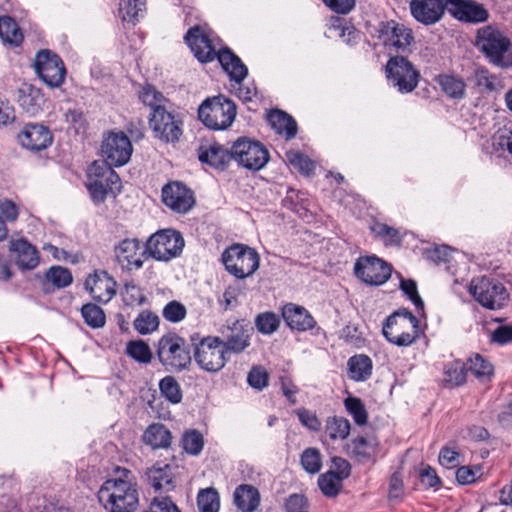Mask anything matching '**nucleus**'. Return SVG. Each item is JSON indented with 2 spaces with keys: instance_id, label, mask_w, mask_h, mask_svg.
I'll return each mask as SVG.
<instances>
[{
  "instance_id": "17",
  "label": "nucleus",
  "mask_w": 512,
  "mask_h": 512,
  "mask_svg": "<svg viewBox=\"0 0 512 512\" xmlns=\"http://www.w3.org/2000/svg\"><path fill=\"white\" fill-rule=\"evenodd\" d=\"M354 271L362 282L373 286L384 284L391 276V267L376 256L360 257Z\"/></svg>"
},
{
  "instance_id": "33",
  "label": "nucleus",
  "mask_w": 512,
  "mask_h": 512,
  "mask_svg": "<svg viewBox=\"0 0 512 512\" xmlns=\"http://www.w3.org/2000/svg\"><path fill=\"white\" fill-rule=\"evenodd\" d=\"M200 162L210 165L216 169H224L232 159L231 150L214 143L208 147H201L198 154Z\"/></svg>"
},
{
  "instance_id": "32",
  "label": "nucleus",
  "mask_w": 512,
  "mask_h": 512,
  "mask_svg": "<svg viewBox=\"0 0 512 512\" xmlns=\"http://www.w3.org/2000/svg\"><path fill=\"white\" fill-rule=\"evenodd\" d=\"M217 59L219 60L223 69L228 73L231 80L240 83L247 76V67L231 50L221 49L218 51Z\"/></svg>"
},
{
  "instance_id": "58",
  "label": "nucleus",
  "mask_w": 512,
  "mask_h": 512,
  "mask_svg": "<svg viewBox=\"0 0 512 512\" xmlns=\"http://www.w3.org/2000/svg\"><path fill=\"white\" fill-rule=\"evenodd\" d=\"M203 446V437L201 433L196 430L188 431L182 437V447L187 453L191 455L200 454Z\"/></svg>"
},
{
  "instance_id": "56",
  "label": "nucleus",
  "mask_w": 512,
  "mask_h": 512,
  "mask_svg": "<svg viewBox=\"0 0 512 512\" xmlns=\"http://www.w3.org/2000/svg\"><path fill=\"white\" fill-rule=\"evenodd\" d=\"M127 354L140 363H149L152 359L150 347L143 340L130 341Z\"/></svg>"
},
{
  "instance_id": "16",
  "label": "nucleus",
  "mask_w": 512,
  "mask_h": 512,
  "mask_svg": "<svg viewBox=\"0 0 512 512\" xmlns=\"http://www.w3.org/2000/svg\"><path fill=\"white\" fill-rule=\"evenodd\" d=\"M149 124L155 137L166 143L177 142L182 135V120L168 109L150 113Z\"/></svg>"
},
{
  "instance_id": "9",
  "label": "nucleus",
  "mask_w": 512,
  "mask_h": 512,
  "mask_svg": "<svg viewBox=\"0 0 512 512\" xmlns=\"http://www.w3.org/2000/svg\"><path fill=\"white\" fill-rule=\"evenodd\" d=\"M184 247L180 232L173 229L160 230L149 237L145 252L158 261H169L178 257Z\"/></svg>"
},
{
  "instance_id": "62",
  "label": "nucleus",
  "mask_w": 512,
  "mask_h": 512,
  "mask_svg": "<svg viewBox=\"0 0 512 512\" xmlns=\"http://www.w3.org/2000/svg\"><path fill=\"white\" fill-rule=\"evenodd\" d=\"M401 289L408 296V298L412 301L418 311H422L424 309V303L417 291L416 282L413 280H401L400 283Z\"/></svg>"
},
{
  "instance_id": "59",
  "label": "nucleus",
  "mask_w": 512,
  "mask_h": 512,
  "mask_svg": "<svg viewBox=\"0 0 512 512\" xmlns=\"http://www.w3.org/2000/svg\"><path fill=\"white\" fill-rule=\"evenodd\" d=\"M290 164L304 176H311L316 168L315 162L300 152H290Z\"/></svg>"
},
{
  "instance_id": "36",
  "label": "nucleus",
  "mask_w": 512,
  "mask_h": 512,
  "mask_svg": "<svg viewBox=\"0 0 512 512\" xmlns=\"http://www.w3.org/2000/svg\"><path fill=\"white\" fill-rule=\"evenodd\" d=\"M317 325L314 317L307 309L290 303V329L298 332H305L315 328Z\"/></svg>"
},
{
  "instance_id": "55",
  "label": "nucleus",
  "mask_w": 512,
  "mask_h": 512,
  "mask_svg": "<svg viewBox=\"0 0 512 512\" xmlns=\"http://www.w3.org/2000/svg\"><path fill=\"white\" fill-rule=\"evenodd\" d=\"M122 297L127 306H141L147 300L142 288L133 282L124 285Z\"/></svg>"
},
{
  "instance_id": "63",
  "label": "nucleus",
  "mask_w": 512,
  "mask_h": 512,
  "mask_svg": "<svg viewBox=\"0 0 512 512\" xmlns=\"http://www.w3.org/2000/svg\"><path fill=\"white\" fill-rule=\"evenodd\" d=\"M439 463L447 468H455L460 464V453L453 448L443 447L439 453Z\"/></svg>"
},
{
  "instance_id": "7",
  "label": "nucleus",
  "mask_w": 512,
  "mask_h": 512,
  "mask_svg": "<svg viewBox=\"0 0 512 512\" xmlns=\"http://www.w3.org/2000/svg\"><path fill=\"white\" fill-rule=\"evenodd\" d=\"M156 354L167 369L181 371L191 363L186 341L176 333H167L158 340Z\"/></svg>"
},
{
  "instance_id": "23",
  "label": "nucleus",
  "mask_w": 512,
  "mask_h": 512,
  "mask_svg": "<svg viewBox=\"0 0 512 512\" xmlns=\"http://www.w3.org/2000/svg\"><path fill=\"white\" fill-rule=\"evenodd\" d=\"M252 328L244 327L238 321L232 326L227 327V332H223L222 345L226 354H240L250 346Z\"/></svg>"
},
{
  "instance_id": "22",
  "label": "nucleus",
  "mask_w": 512,
  "mask_h": 512,
  "mask_svg": "<svg viewBox=\"0 0 512 512\" xmlns=\"http://www.w3.org/2000/svg\"><path fill=\"white\" fill-rule=\"evenodd\" d=\"M85 287L100 303H108L116 293V282L105 271L90 275L85 281Z\"/></svg>"
},
{
  "instance_id": "13",
  "label": "nucleus",
  "mask_w": 512,
  "mask_h": 512,
  "mask_svg": "<svg viewBox=\"0 0 512 512\" xmlns=\"http://www.w3.org/2000/svg\"><path fill=\"white\" fill-rule=\"evenodd\" d=\"M378 38L390 54L410 52L414 42L412 30L394 20L379 25Z\"/></svg>"
},
{
  "instance_id": "27",
  "label": "nucleus",
  "mask_w": 512,
  "mask_h": 512,
  "mask_svg": "<svg viewBox=\"0 0 512 512\" xmlns=\"http://www.w3.org/2000/svg\"><path fill=\"white\" fill-rule=\"evenodd\" d=\"M346 449L347 453L356 461L365 463L375 458L378 453L379 442L372 436H358L347 443Z\"/></svg>"
},
{
  "instance_id": "41",
  "label": "nucleus",
  "mask_w": 512,
  "mask_h": 512,
  "mask_svg": "<svg viewBox=\"0 0 512 512\" xmlns=\"http://www.w3.org/2000/svg\"><path fill=\"white\" fill-rule=\"evenodd\" d=\"M159 317L150 310L141 311L133 321L134 329L141 335L151 334L159 327Z\"/></svg>"
},
{
  "instance_id": "51",
  "label": "nucleus",
  "mask_w": 512,
  "mask_h": 512,
  "mask_svg": "<svg viewBox=\"0 0 512 512\" xmlns=\"http://www.w3.org/2000/svg\"><path fill=\"white\" fill-rule=\"evenodd\" d=\"M300 463L306 472L316 474L322 467V455L317 448H306L301 454Z\"/></svg>"
},
{
  "instance_id": "1",
  "label": "nucleus",
  "mask_w": 512,
  "mask_h": 512,
  "mask_svg": "<svg viewBox=\"0 0 512 512\" xmlns=\"http://www.w3.org/2000/svg\"><path fill=\"white\" fill-rule=\"evenodd\" d=\"M98 500L107 512H134L139 502L136 483L122 478L108 479L98 491Z\"/></svg>"
},
{
  "instance_id": "28",
  "label": "nucleus",
  "mask_w": 512,
  "mask_h": 512,
  "mask_svg": "<svg viewBox=\"0 0 512 512\" xmlns=\"http://www.w3.org/2000/svg\"><path fill=\"white\" fill-rule=\"evenodd\" d=\"M19 106L29 115H38L45 103L41 90L33 85L24 84L18 90Z\"/></svg>"
},
{
  "instance_id": "48",
  "label": "nucleus",
  "mask_w": 512,
  "mask_h": 512,
  "mask_svg": "<svg viewBox=\"0 0 512 512\" xmlns=\"http://www.w3.org/2000/svg\"><path fill=\"white\" fill-rule=\"evenodd\" d=\"M159 389L163 397L173 404L180 403L183 397L181 387L173 376H165L159 382Z\"/></svg>"
},
{
  "instance_id": "18",
  "label": "nucleus",
  "mask_w": 512,
  "mask_h": 512,
  "mask_svg": "<svg viewBox=\"0 0 512 512\" xmlns=\"http://www.w3.org/2000/svg\"><path fill=\"white\" fill-rule=\"evenodd\" d=\"M163 203L176 213H186L195 204L193 192L181 182H171L162 189Z\"/></svg>"
},
{
  "instance_id": "40",
  "label": "nucleus",
  "mask_w": 512,
  "mask_h": 512,
  "mask_svg": "<svg viewBox=\"0 0 512 512\" xmlns=\"http://www.w3.org/2000/svg\"><path fill=\"white\" fill-rule=\"evenodd\" d=\"M438 83L443 92L450 98L462 99L465 96L466 84L463 79L454 75H440Z\"/></svg>"
},
{
  "instance_id": "44",
  "label": "nucleus",
  "mask_w": 512,
  "mask_h": 512,
  "mask_svg": "<svg viewBox=\"0 0 512 512\" xmlns=\"http://www.w3.org/2000/svg\"><path fill=\"white\" fill-rule=\"evenodd\" d=\"M492 153L501 156H512V130H499L491 139Z\"/></svg>"
},
{
  "instance_id": "57",
  "label": "nucleus",
  "mask_w": 512,
  "mask_h": 512,
  "mask_svg": "<svg viewBox=\"0 0 512 512\" xmlns=\"http://www.w3.org/2000/svg\"><path fill=\"white\" fill-rule=\"evenodd\" d=\"M46 279L57 288L67 287L72 283L73 277L71 272L61 266H53L46 273Z\"/></svg>"
},
{
  "instance_id": "19",
  "label": "nucleus",
  "mask_w": 512,
  "mask_h": 512,
  "mask_svg": "<svg viewBox=\"0 0 512 512\" xmlns=\"http://www.w3.org/2000/svg\"><path fill=\"white\" fill-rule=\"evenodd\" d=\"M184 40L200 62H211L218 57L213 41L200 26L196 25L190 28L185 34Z\"/></svg>"
},
{
  "instance_id": "60",
  "label": "nucleus",
  "mask_w": 512,
  "mask_h": 512,
  "mask_svg": "<svg viewBox=\"0 0 512 512\" xmlns=\"http://www.w3.org/2000/svg\"><path fill=\"white\" fill-rule=\"evenodd\" d=\"M345 407L348 413L353 417L356 424H366L367 412L360 399L355 397H348L345 400Z\"/></svg>"
},
{
  "instance_id": "37",
  "label": "nucleus",
  "mask_w": 512,
  "mask_h": 512,
  "mask_svg": "<svg viewBox=\"0 0 512 512\" xmlns=\"http://www.w3.org/2000/svg\"><path fill=\"white\" fill-rule=\"evenodd\" d=\"M139 99L141 102L151 109V113L157 110L167 109L169 100L152 85H145L139 91Z\"/></svg>"
},
{
  "instance_id": "10",
  "label": "nucleus",
  "mask_w": 512,
  "mask_h": 512,
  "mask_svg": "<svg viewBox=\"0 0 512 512\" xmlns=\"http://www.w3.org/2000/svg\"><path fill=\"white\" fill-rule=\"evenodd\" d=\"M470 292L477 302L490 310L503 308L509 299L504 285L486 276L473 279Z\"/></svg>"
},
{
  "instance_id": "49",
  "label": "nucleus",
  "mask_w": 512,
  "mask_h": 512,
  "mask_svg": "<svg viewBox=\"0 0 512 512\" xmlns=\"http://www.w3.org/2000/svg\"><path fill=\"white\" fill-rule=\"evenodd\" d=\"M343 480L336 474H333L332 470L323 473L318 478V486L321 492L327 497H335L338 495L342 488Z\"/></svg>"
},
{
  "instance_id": "50",
  "label": "nucleus",
  "mask_w": 512,
  "mask_h": 512,
  "mask_svg": "<svg viewBox=\"0 0 512 512\" xmlns=\"http://www.w3.org/2000/svg\"><path fill=\"white\" fill-rule=\"evenodd\" d=\"M370 229L385 245H399L402 241L399 231L387 224L377 222L371 225Z\"/></svg>"
},
{
  "instance_id": "26",
  "label": "nucleus",
  "mask_w": 512,
  "mask_h": 512,
  "mask_svg": "<svg viewBox=\"0 0 512 512\" xmlns=\"http://www.w3.org/2000/svg\"><path fill=\"white\" fill-rule=\"evenodd\" d=\"M11 257L21 269H34L39 263L37 249L27 240L21 238L10 242Z\"/></svg>"
},
{
  "instance_id": "34",
  "label": "nucleus",
  "mask_w": 512,
  "mask_h": 512,
  "mask_svg": "<svg viewBox=\"0 0 512 512\" xmlns=\"http://www.w3.org/2000/svg\"><path fill=\"white\" fill-rule=\"evenodd\" d=\"M142 439L152 449H167L171 445L172 435L164 424L154 423L148 426Z\"/></svg>"
},
{
  "instance_id": "30",
  "label": "nucleus",
  "mask_w": 512,
  "mask_h": 512,
  "mask_svg": "<svg viewBox=\"0 0 512 512\" xmlns=\"http://www.w3.org/2000/svg\"><path fill=\"white\" fill-rule=\"evenodd\" d=\"M468 81L478 89L480 93L496 92L502 89V81L495 74L483 66H476L472 70Z\"/></svg>"
},
{
  "instance_id": "8",
  "label": "nucleus",
  "mask_w": 512,
  "mask_h": 512,
  "mask_svg": "<svg viewBox=\"0 0 512 512\" xmlns=\"http://www.w3.org/2000/svg\"><path fill=\"white\" fill-rule=\"evenodd\" d=\"M194 359L198 366L210 373L219 372L228 361L222 340L218 336H207L194 342Z\"/></svg>"
},
{
  "instance_id": "31",
  "label": "nucleus",
  "mask_w": 512,
  "mask_h": 512,
  "mask_svg": "<svg viewBox=\"0 0 512 512\" xmlns=\"http://www.w3.org/2000/svg\"><path fill=\"white\" fill-rule=\"evenodd\" d=\"M146 474L156 491L169 492L175 488L172 469L168 464L156 463L148 468Z\"/></svg>"
},
{
  "instance_id": "11",
  "label": "nucleus",
  "mask_w": 512,
  "mask_h": 512,
  "mask_svg": "<svg viewBox=\"0 0 512 512\" xmlns=\"http://www.w3.org/2000/svg\"><path fill=\"white\" fill-rule=\"evenodd\" d=\"M231 156L240 166L253 171L262 169L269 160L266 147L248 138H239L233 143Z\"/></svg>"
},
{
  "instance_id": "52",
  "label": "nucleus",
  "mask_w": 512,
  "mask_h": 512,
  "mask_svg": "<svg viewBox=\"0 0 512 512\" xmlns=\"http://www.w3.org/2000/svg\"><path fill=\"white\" fill-rule=\"evenodd\" d=\"M81 313L85 323L91 328H100L105 325V313L99 306L86 304L82 307Z\"/></svg>"
},
{
  "instance_id": "6",
  "label": "nucleus",
  "mask_w": 512,
  "mask_h": 512,
  "mask_svg": "<svg viewBox=\"0 0 512 512\" xmlns=\"http://www.w3.org/2000/svg\"><path fill=\"white\" fill-rule=\"evenodd\" d=\"M259 261L257 251L244 244H233L222 253L225 269L238 279L254 274L259 267Z\"/></svg>"
},
{
  "instance_id": "20",
  "label": "nucleus",
  "mask_w": 512,
  "mask_h": 512,
  "mask_svg": "<svg viewBox=\"0 0 512 512\" xmlns=\"http://www.w3.org/2000/svg\"><path fill=\"white\" fill-rule=\"evenodd\" d=\"M450 0H411L410 11L419 23L429 26L439 22L448 11Z\"/></svg>"
},
{
  "instance_id": "35",
  "label": "nucleus",
  "mask_w": 512,
  "mask_h": 512,
  "mask_svg": "<svg viewBox=\"0 0 512 512\" xmlns=\"http://www.w3.org/2000/svg\"><path fill=\"white\" fill-rule=\"evenodd\" d=\"M347 366L349 378L354 381H365L372 374V360L364 354L350 357Z\"/></svg>"
},
{
  "instance_id": "2",
  "label": "nucleus",
  "mask_w": 512,
  "mask_h": 512,
  "mask_svg": "<svg viewBox=\"0 0 512 512\" xmlns=\"http://www.w3.org/2000/svg\"><path fill=\"white\" fill-rule=\"evenodd\" d=\"M476 45L484 53L490 63L497 67L512 66V46L509 38L492 26L478 30Z\"/></svg>"
},
{
  "instance_id": "53",
  "label": "nucleus",
  "mask_w": 512,
  "mask_h": 512,
  "mask_svg": "<svg viewBox=\"0 0 512 512\" xmlns=\"http://www.w3.org/2000/svg\"><path fill=\"white\" fill-rule=\"evenodd\" d=\"M186 315L185 305L177 300L168 302L162 309L163 318L170 323H179L185 319Z\"/></svg>"
},
{
  "instance_id": "5",
  "label": "nucleus",
  "mask_w": 512,
  "mask_h": 512,
  "mask_svg": "<svg viewBox=\"0 0 512 512\" xmlns=\"http://www.w3.org/2000/svg\"><path fill=\"white\" fill-rule=\"evenodd\" d=\"M202 123L213 130L228 128L236 117L235 103L223 95L206 99L198 109Z\"/></svg>"
},
{
  "instance_id": "14",
  "label": "nucleus",
  "mask_w": 512,
  "mask_h": 512,
  "mask_svg": "<svg viewBox=\"0 0 512 512\" xmlns=\"http://www.w3.org/2000/svg\"><path fill=\"white\" fill-rule=\"evenodd\" d=\"M132 151L131 141L124 132H110L103 138L101 145L103 162L110 167L125 165L130 160Z\"/></svg>"
},
{
  "instance_id": "46",
  "label": "nucleus",
  "mask_w": 512,
  "mask_h": 512,
  "mask_svg": "<svg viewBox=\"0 0 512 512\" xmlns=\"http://www.w3.org/2000/svg\"><path fill=\"white\" fill-rule=\"evenodd\" d=\"M468 366L460 360H455L446 365L444 370L445 381L452 386L462 385L466 381Z\"/></svg>"
},
{
  "instance_id": "15",
  "label": "nucleus",
  "mask_w": 512,
  "mask_h": 512,
  "mask_svg": "<svg viewBox=\"0 0 512 512\" xmlns=\"http://www.w3.org/2000/svg\"><path fill=\"white\" fill-rule=\"evenodd\" d=\"M34 67L39 78L49 87H60L66 75L62 59L50 50H41L35 57Z\"/></svg>"
},
{
  "instance_id": "42",
  "label": "nucleus",
  "mask_w": 512,
  "mask_h": 512,
  "mask_svg": "<svg viewBox=\"0 0 512 512\" xmlns=\"http://www.w3.org/2000/svg\"><path fill=\"white\" fill-rule=\"evenodd\" d=\"M266 121L275 131L288 140V114L278 108H272L266 111Z\"/></svg>"
},
{
  "instance_id": "43",
  "label": "nucleus",
  "mask_w": 512,
  "mask_h": 512,
  "mask_svg": "<svg viewBox=\"0 0 512 512\" xmlns=\"http://www.w3.org/2000/svg\"><path fill=\"white\" fill-rule=\"evenodd\" d=\"M145 6V0H121L119 13L123 21L134 22L143 17Z\"/></svg>"
},
{
  "instance_id": "54",
  "label": "nucleus",
  "mask_w": 512,
  "mask_h": 512,
  "mask_svg": "<svg viewBox=\"0 0 512 512\" xmlns=\"http://www.w3.org/2000/svg\"><path fill=\"white\" fill-rule=\"evenodd\" d=\"M255 325L260 333L269 335L278 329L280 319L273 312H264L256 316Z\"/></svg>"
},
{
  "instance_id": "38",
  "label": "nucleus",
  "mask_w": 512,
  "mask_h": 512,
  "mask_svg": "<svg viewBox=\"0 0 512 512\" xmlns=\"http://www.w3.org/2000/svg\"><path fill=\"white\" fill-rule=\"evenodd\" d=\"M325 435L330 440H344L350 433V423L344 417H328L325 422Z\"/></svg>"
},
{
  "instance_id": "47",
  "label": "nucleus",
  "mask_w": 512,
  "mask_h": 512,
  "mask_svg": "<svg viewBox=\"0 0 512 512\" xmlns=\"http://www.w3.org/2000/svg\"><path fill=\"white\" fill-rule=\"evenodd\" d=\"M200 512H218L220 508L219 494L214 488L200 490L197 496Z\"/></svg>"
},
{
  "instance_id": "21",
  "label": "nucleus",
  "mask_w": 512,
  "mask_h": 512,
  "mask_svg": "<svg viewBox=\"0 0 512 512\" xmlns=\"http://www.w3.org/2000/svg\"><path fill=\"white\" fill-rule=\"evenodd\" d=\"M53 140V136L48 127L42 124H27L18 134L20 145L31 151H41L46 149Z\"/></svg>"
},
{
  "instance_id": "25",
  "label": "nucleus",
  "mask_w": 512,
  "mask_h": 512,
  "mask_svg": "<svg viewBox=\"0 0 512 512\" xmlns=\"http://www.w3.org/2000/svg\"><path fill=\"white\" fill-rule=\"evenodd\" d=\"M140 242L137 239H124L115 247V256L123 269L133 270L143 266V255Z\"/></svg>"
},
{
  "instance_id": "29",
  "label": "nucleus",
  "mask_w": 512,
  "mask_h": 512,
  "mask_svg": "<svg viewBox=\"0 0 512 512\" xmlns=\"http://www.w3.org/2000/svg\"><path fill=\"white\" fill-rule=\"evenodd\" d=\"M261 496L256 487L241 484L233 493V502L240 512H254L260 505Z\"/></svg>"
},
{
  "instance_id": "45",
  "label": "nucleus",
  "mask_w": 512,
  "mask_h": 512,
  "mask_svg": "<svg viewBox=\"0 0 512 512\" xmlns=\"http://www.w3.org/2000/svg\"><path fill=\"white\" fill-rule=\"evenodd\" d=\"M467 365L469 372L482 381L489 379L493 375V365L480 354H475L469 358Z\"/></svg>"
},
{
  "instance_id": "24",
  "label": "nucleus",
  "mask_w": 512,
  "mask_h": 512,
  "mask_svg": "<svg viewBox=\"0 0 512 512\" xmlns=\"http://www.w3.org/2000/svg\"><path fill=\"white\" fill-rule=\"evenodd\" d=\"M448 12L455 19L478 23L488 19L487 10L481 5L470 0H450Z\"/></svg>"
},
{
  "instance_id": "12",
  "label": "nucleus",
  "mask_w": 512,
  "mask_h": 512,
  "mask_svg": "<svg viewBox=\"0 0 512 512\" xmlns=\"http://www.w3.org/2000/svg\"><path fill=\"white\" fill-rule=\"evenodd\" d=\"M386 77L400 93H410L418 85L419 73L403 56L390 57L385 66Z\"/></svg>"
},
{
  "instance_id": "39",
  "label": "nucleus",
  "mask_w": 512,
  "mask_h": 512,
  "mask_svg": "<svg viewBox=\"0 0 512 512\" xmlns=\"http://www.w3.org/2000/svg\"><path fill=\"white\" fill-rule=\"evenodd\" d=\"M0 38L3 42L14 46L22 43L23 34L13 18L9 16L0 17Z\"/></svg>"
},
{
  "instance_id": "64",
  "label": "nucleus",
  "mask_w": 512,
  "mask_h": 512,
  "mask_svg": "<svg viewBox=\"0 0 512 512\" xmlns=\"http://www.w3.org/2000/svg\"><path fill=\"white\" fill-rule=\"evenodd\" d=\"M247 381L255 389L261 390L268 384V374L260 367H254L248 374Z\"/></svg>"
},
{
  "instance_id": "61",
  "label": "nucleus",
  "mask_w": 512,
  "mask_h": 512,
  "mask_svg": "<svg viewBox=\"0 0 512 512\" xmlns=\"http://www.w3.org/2000/svg\"><path fill=\"white\" fill-rule=\"evenodd\" d=\"M295 414L297 415L298 420L303 427L314 432L320 430L321 421L319 420L315 412L305 408H299L295 410Z\"/></svg>"
},
{
  "instance_id": "3",
  "label": "nucleus",
  "mask_w": 512,
  "mask_h": 512,
  "mask_svg": "<svg viewBox=\"0 0 512 512\" xmlns=\"http://www.w3.org/2000/svg\"><path fill=\"white\" fill-rule=\"evenodd\" d=\"M382 330L387 341L398 347L412 345L420 335L419 320L407 309L398 310L390 315Z\"/></svg>"
},
{
  "instance_id": "4",
  "label": "nucleus",
  "mask_w": 512,
  "mask_h": 512,
  "mask_svg": "<svg viewBox=\"0 0 512 512\" xmlns=\"http://www.w3.org/2000/svg\"><path fill=\"white\" fill-rule=\"evenodd\" d=\"M86 187L94 202H103L107 196H115L121 189V181L112 167L94 161L87 169Z\"/></svg>"
}]
</instances>
